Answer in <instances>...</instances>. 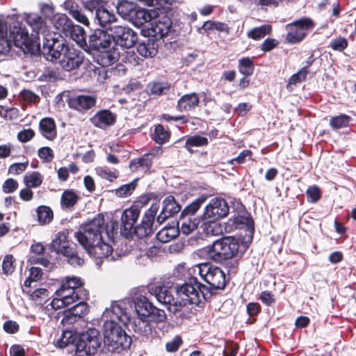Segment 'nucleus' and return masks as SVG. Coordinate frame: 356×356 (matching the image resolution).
Here are the masks:
<instances>
[{
  "label": "nucleus",
  "mask_w": 356,
  "mask_h": 356,
  "mask_svg": "<svg viewBox=\"0 0 356 356\" xmlns=\"http://www.w3.org/2000/svg\"><path fill=\"white\" fill-rule=\"evenodd\" d=\"M41 51L47 60L57 62L67 72L79 68L84 58L81 51L70 46L58 33H49L44 36Z\"/></svg>",
  "instance_id": "nucleus-1"
},
{
  "label": "nucleus",
  "mask_w": 356,
  "mask_h": 356,
  "mask_svg": "<svg viewBox=\"0 0 356 356\" xmlns=\"http://www.w3.org/2000/svg\"><path fill=\"white\" fill-rule=\"evenodd\" d=\"M134 302L138 317L134 319L131 328L143 341H148L154 335L153 325L147 320L154 306L143 296L136 297Z\"/></svg>",
  "instance_id": "nucleus-2"
},
{
  "label": "nucleus",
  "mask_w": 356,
  "mask_h": 356,
  "mask_svg": "<svg viewBox=\"0 0 356 356\" xmlns=\"http://www.w3.org/2000/svg\"><path fill=\"white\" fill-rule=\"evenodd\" d=\"M112 44L111 33L102 29H96L89 35L88 45L101 53V65L108 66L117 62L120 53L117 48L110 49Z\"/></svg>",
  "instance_id": "nucleus-3"
},
{
  "label": "nucleus",
  "mask_w": 356,
  "mask_h": 356,
  "mask_svg": "<svg viewBox=\"0 0 356 356\" xmlns=\"http://www.w3.org/2000/svg\"><path fill=\"white\" fill-rule=\"evenodd\" d=\"M103 334L104 345L111 352L120 353L131 343V337L114 319L105 320Z\"/></svg>",
  "instance_id": "nucleus-4"
},
{
  "label": "nucleus",
  "mask_w": 356,
  "mask_h": 356,
  "mask_svg": "<svg viewBox=\"0 0 356 356\" xmlns=\"http://www.w3.org/2000/svg\"><path fill=\"white\" fill-rule=\"evenodd\" d=\"M239 247L240 243L238 239L233 236H225L205 247L203 252L211 260L221 262L235 257L238 252Z\"/></svg>",
  "instance_id": "nucleus-5"
},
{
  "label": "nucleus",
  "mask_w": 356,
  "mask_h": 356,
  "mask_svg": "<svg viewBox=\"0 0 356 356\" xmlns=\"http://www.w3.org/2000/svg\"><path fill=\"white\" fill-rule=\"evenodd\" d=\"M104 229V217L98 215L83 227L82 232L80 231L76 234V238L86 250L97 242L99 243L102 239V234Z\"/></svg>",
  "instance_id": "nucleus-6"
},
{
  "label": "nucleus",
  "mask_w": 356,
  "mask_h": 356,
  "mask_svg": "<svg viewBox=\"0 0 356 356\" xmlns=\"http://www.w3.org/2000/svg\"><path fill=\"white\" fill-rule=\"evenodd\" d=\"M69 232L63 230L55 236L51 243V248L57 254H60L67 259V262L74 266H81L84 260L79 257L77 252L70 246L68 240Z\"/></svg>",
  "instance_id": "nucleus-7"
},
{
  "label": "nucleus",
  "mask_w": 356,
  "mask_h": 356,
  "mask_svg": "<svg viewBox=\"0 0 356 356\" xmlns=\"http://www.w3.org/2000/svg\"><path fill=\"white\" fill-rule=\"evenodd\" d=\"M34 36L31 38L29 32L25 28H23L21 24L17 22L13 29L10 30L8 40H10V47L13 44L16 47L20 49L24 54H35L40 48V44L34 40Z\"/></svg>",
  "instance_id": "nucleus-8"
},
{
  "label": "nucleus",
  "mask_w": 356,
  "mask_h": 356,
  "mask_svg": "<svg viewBox=\"0 0 356 356\" xmlns=\"http://www.w3.org/2000/svg\"><path fill=\"white\" fill-rule=\"evenodd\" d=\"M102 340L99 332L90 328L83 332L75 345V356H92L100 348Z\"/></svg>",
  "instance_id": "nucleus-9"
},
{
  "label": "nucleus",
  "mask_w": 356,
  "mask_h": 356,
  "mask_svg": "<svg viewBox=\"0 0 356 356\" xmlns=\"http://www.w3.org/2000/svg\"><path fill=\"white\" fill-rule=\"evenodd\" d=\"M200 277L209 285L211 289H222L225 286V275L217 266L209 263H202L194 266Z\"/></svg>",
  "instance_id": "nucleus-10"
},
{
  "label": "nucleus",
  "mask_w": 356,
  "mask_h": 356,
  "mask_svg": "<svg viewBox=\"0 0 356 356\" xmlns=\"http://www.w3.org/2000/svg\"><path fill=\"white\" fill-rule=\"evenodd\" d=\"M206 286L200 284L195 278L191 279L177 289V294L181 298L184 304L198 305L202 299L205 298Z\"/></svg>",
  "instance_id": "nucleus-11"
},
{
  "label": "nucleus",
  "mask_w": 356,
  "mask_h": 356,
  "mask_svg": "<svg viewBox=\"0 0 356 356\" xmlns=\"http://www.w3.org/2000/svg\"><path fill=\"white\" fill-rule=\"evenodd\" d=\"M109 32L112 43L122 48L129 49L134 47L138 40L136 33L125 25L114 24L110 26Z\"/></svg>",
  "instance_id": "nucleus-12"
},
{
  "label": "nucleus",
  "mask_w": 356,
  "mask_h": 356,
  "mask_svg": "<svg viewBox=\"0 0 356 356\" xmlns=\"http://www.w3.org/2000/svg\"><path fill=\"white\" fill-rule=\"evenodd\" d=\"M86 10L92 15L95 21L102 27L109 31L110 26L115 23V16L104 7L99 6L96 0H92L86 3Z\"/></svg>",
  "instance_id": "nucleus-13"
},
{
  "label": "nucleus",
  "mask_w": 356,
  "mask_h": 356,
  "mask_svg": "<svg viewBox=\"0 0 356 356\" xmlns=\"http://www.w3.org/2000/svg\"><path fill=\"white\" fill-rule=\"evenodd\" d=\"M314 22L309 18H302L290 24L286 28L288 33L286 39L290 43H296L302 40L306 35V31L312 29Z\"/></svg>",
  "instance_id": "nucleus-14"
},
{
  "label": "nucleus",
  "mask_w": 356,
  "mask_h": 356,
  "mask_svg": "<svg viewBox=\"0 0 356 356\" xmlns=\"http://www.w3.org/2000/svg\"><path fill=\"white\" fill-rule=\"evenodd\" d=\"M229 213L227 202L222 198L215 197L205 207L203 216L205 219L218 220L225 217Z\"/></svg>",
  "instance_id": "nucleus-15"
},
{
  "label": "nucleus",
  "mask_w": 356,
  "mask_h": 356,
  "mask_svg": "<svg viewBox=\"0 0 356 356\" xmlns=\"http://www.w3.org/2000/svg\"><path fill=\"white\" fill-rule=\"evenodd\" d=\"M88 254L96 259H107L108 261H115L120 256L117 253H113L111 246L105 243L103 239L99 243L97 242L92 246H89L86 250Z\"/></svg>",
  "instance_id": "nucleus-16"
},
{
  "label": "nucleus",
  "mask_w": 356,
  "mask_h": 356,
  "mask_svg": "<svg viewBox=\"0 0 356 356\" xmlns=\"http://www.w3.org/2000/svg\"><path fill=\"white\" fill-rule=\"evenodd\" d=\"M140 214V210L136 207H131L124 211L121 216V233L126 238L132 234L134 225Z\"/></svg>",
  "instance_id": "nucleus-17"
},
{
  "label": "nucleus",
  "mask_w": 356,
  "mask_h": 356,
  "mask_svg": "<svg viewBox=\"0 0 356 356\" xmlns=\"http://www.w3.org/2000/svg\"><path fill=\"white\" fill-rule=\"evenodd\" d=\"M124 302H115L111 305V307L106 308L103 313V318L106 320L114 319L121 322L122 324H126L130 321V315L127 311Z\"/></svg>",
  "instance_id": "nucleus-18"
},
{
  "label": "nucleus",
  "mask_w": 356,
  "mask_h": 356,
  "mask_svg": "<svg viewBox=\"0 0 356 356\" xmlns=\"http://www.w3.org/2000/svg\"><path fill=\"white\" fill-rule=\"evenodd\" d=\"M150 292L155 296L159 302L163 305H168V309L170 311L175 312L179 310V307L181 306V304L177 305V302L175 301L173 296L166 286L152 287L150 289Z\"/></svg>",
  "instance_id": "nucleus-19"
},
{
  "label": "nucleus",
  "mask_w": 356,
  "mask_h": 356,
  "mask_svg": "<svg viewBox=\"0 0 356 356\" xmlns=\"http://www.w3.org/2000/svg\"><path fill=\"white\" fill-rule=\"evenodd\" d=\"M171 27V21L165 15H159L153 19L151 23V31L152 35L156 38H161L168 35Z\"/></svg>",
  "instance_id": "nucleus-20"
},
{
  "label": "nucleus",
  "mask_w": 356,
  "mask_h": 356,
  "mask_svg": "<svg viewBox=\"0 0 356 356\" xmlns=\"http://www.w3.org/2000/svg\"><path fill=\"white\" fill-rule=\"evenodd\" d=\"M26 22L31 26L33 31L38 36V40H40V36L42 39V44L44 43V38L49 33H54L47 30V28L42 19V18L35 14H29L26 17Z\"/></svg>",
  "instance_id": "nucleus-21"
},
{
  "label": "nucleus",
  "mask_w": 356,
  "mask_h": 356,
  "mask_svg": "<svg viewBox=\"0 0 356 356\" xmlns=\"http://www.w3.org/2000/svg\"><path fill=\"white\" fill-rule=\"evenodd\" d=\"M56 296L60 297L64 300L67 305H70L79 300H84L87 298L86 292L79 293L76 291H72L64 284H61L60 287L56 291Z\"/></svg>",
  "instance_id": "nucleus-22"
},
{
  "label": "nucleus",
  "mask_w": 356,
  "mask_h": 356,
  "mask_svg": "<svg viewBox=\"0 0 356 356\" xmlns=\"http://www.w3.org/2000/svg\"><path fill=\"white\" fill-rule=\"evenodd\" d=\"M158 48V41L152 38H146L139 42L137 46V51L145 58H153L157 54Z\"/></svg>",
  "instance_id": "nucleus-23"
},
{
  "label": "nucleus",
  "mask_w": 356,
  "mask_h": 356,
  "mask_svg": "<svg viewBox=\"0 0 356 356\" xmlns=\"http://www.w3.org/2000/svg\"><path fill=\"white\" fill-rule=\"evenodd\" d=\"M90 120L95 127L105 129L114 124L115 116L108 110H102L97 113Z\"/></svg>",
  "instance_id": "nucleus-24"
},
{
  "label": "nucleus",
  "mask_w": 356,
  "mask_h": 356,
  "mask_svg": "<svg viewBox=\"0 0 356 356\" xmlns=\"http://www.w3.org/2000/svg\"><path fill=\"white\" fill-rule=\"evenodd\" d=\"M40 134L48 140H54L57 137L56 126L51 118H44L39 123Z\"/></svg>",
  "instance_id": "nucleus-25"
},
{
  "label": "nucleus",
  "mask_w": 356,
  "mask_h": 356,
  "mask_svg": "<svg viewBox=\"0 0 356 356\" xmlns=\"http://www.w3.org/2000/svg\"><path fill=\"white\" fill-rule=\"evenodd\" d=\"M95 104V99L91 96L79 95L72 97L68 101V105L70 108L77 111L89 109Z\"/></svg>",
  "instance_id": "nucleus-26"
},
{
  "label": "nucleus",
  "mask_w": 356,
  "mask_h": 356,
  "mask_svg": "<svg viewBox=\"0 0 356 356\" xmlns=\"http://www.w3.org/2000/svg\"><path fill=\"white\" fill-rule=\"evenodd\" d=\"M200 98L195 92L184 95L177 102V108L179 111H188L198 106Z\"/></svg>",
  "instance_id": "nucleus-27"
},
{
  "label": "nucleus",
  "mask_w": 356,
  "mask_h": 356,
  "mask_svg": "<svg viewBox=\"0 0 356 356\" xmlns=\"http://www.w3.org/2000/svg\"><path fill=\"white\" fill-rule=\"evenodd\" d=\"M229 221H232L236 228H247L250 232L254 229L253 220L250 214L244 210L230 218Z\"/></svg>",
  "instance_id": "nucleus-28"
},
{
  "label": "nucleus",
  "mask_w": 356,
  "mask_h": 356,
  "mask_svg": "<svg viewBox=\"0 0 356 356\" xmlns=\"http://www.w3.org/2000/svg\"><path fill=\"white\" fill-rule=\"evenodd\" d=\"M65 35L70 36L80 47L85 49L88 47L86 31L79 25L73 24Z\"/></svg>",
  "instance_id": "nucleus-29"
},
{
  "label": "nucleus",
  "mask_w": 356,
  "mask_h": 356,
  "mask_svg": "<svg viewBox=\"0 0 356 356\" xmlns=\"http://www.w3.org/2000/svg\"><path fill=\"white\" fill-rule=\"evenodd\" d=\"M152 165V156L150 154H145L143 157L132 160L129 163L131 171L147 172Z\"/></svg>",
  "instance_id": "nucleus-30"
},
{
  "label": "nucleus",
  "mask_w": 356,
  "mask_h": 356,
  "mask_svg": "<svg viewBox=\"0 0 356 356\" xmlns=\"http://www.w3.org/2000/svg\"><path fill=\"white\" fill-rule=\"evenodd\" d=\"M51 23L54 26L65 35L69 32L70 29L74 24L65 14H56L51 18Z\"/></svg>",
  "instance_id": "nucleus-31"
},
{
  "label": "nucleus",
  "mask_w": 356,
  "mask_h": 356,
  "mask_svg": "<svg viewBox=\"0 0 356 356\" xmlns=\"http://www.w3.org/2000/svg\"><path fill=\"white\" fill-rule=\"evenodd\" d=\"M157 16V11L145 9H136L134 15V24L137 26H142L145 23L150 22Z\"/></svg>",
  "instance_id": "nucleus-32"
},
{
  "label": "nucleus",
  "mask_w": 356,
  "mask_h": 356,
  "mask_svg": "<svg viewBox=\"0 0 356 356\" xmlns=\"http://www.w3.org/2000/svg\"><path fill=\"white\" fill-rule=\"evenodd\" d=\"M118 13L124 19H134V15L136 10V5L128 1H121L116 6Z\"/></svg>",
  "instance_id": "nucleus-33"
},
{
  "label": "nucleus",
  "mask_w": 356,
  "mask_h": 356,
  "mask_svg": "<svg viewBox=\"0 0 356 356\" xmlns=\"http://www.w3.org/2000/svg\"><path fill=\"white\" fill-rule=\"evenodd\" d=\"M200 220L194 216L184 214L181 218V227L179 232L188 235L197 228Z\"/></svg>",
  "instance_id": "nucleus-34"
},
{
  "label": "nucleus",
  "mask_w": 356,
  "mask_h": 356,
  "mask_svg": "<svg viewBox=\"0 0 356 356\" xmlns=\"http://www.w3.org/2000/svg\"><path fill=\"white\" fill-rule=\"evenodd\" d=\"M37 221L41 226L49 225L54 218L52 209L47 206H39L36 210Z\"/></svg>",
  "instance_id": "nucleus-35"
},
{
  "label": "nucleus",
  "mask_w": 356,
  "mask_h": 356,
  "mask_svg": "<svg viewBox=\"0 0 356 356\" xmlns=\"http://www.w3.org/2000/svg\"><path fill=\"white\" fill-rule=\"evenodd\" d=\"M69 13L72 17L76 19L78 22L83 24L85 26H88L90 24V18H92L91 15L85 8V10L82 11L79 9L76 5L72 4L68 8Z\"/></svg>",
  "instance_id": "nucleus-36"
},
{
  "label": "nucleus",
  "mask_w": 356,
  "mask_h": 356,
  "mask_svg": "<svg viewBox=\"0 0 356 356\" xmlns=\"http://www.w3.org/2000/svg\"><path fill=\"white\" fill-rule=\"evenodd\" d=\"M152 218L143 217L141 223L134 229V234L140 238L149 236L152 233Z\"/></svg>",
  "instance_id": "nucleus-37"
},
{
  "label": "nucleus",
  "mask_w": 356,
  "mask_h": 356,
  "mask_svg": "<svg viewBox=\"0 0 356 356\" xmlns=\"http://www.w3.org/2000/svg\"><path fill=\"white\" fill-rule=\"evenodd\" d=\"M179 234V229L177 226L165 227L156 234V238L161 243H168L177 238Z\"/></svg>",
  "instance_id": "nucleus-38"
},
{
  "label": "nucleus",
  "mask_w": 356,
  "mask_h": 356,
  "mask_svg": "<svg viewBox=\"0 0 356 356\" xmlns=\"http://www.w3.org/2000/svg\"><path fill=\"white\" fill-rule=\"evenodd\" d=\"M203 230L207 235L219 236L223 234L225 227L220 222L212 219L203 224Z\"/></svg>",
  "instance_id": "nucleus-39"
},
{
  "label": "nucleus",
  "mask_w": 356,
  "mask_h": 356,
  "mask_svg": "<svg viewBox=\"0 0 356 356\" xmlns=\"http://www.w3.org/2000/svg\"><path fill=\"white\" fill-rule=\"evenodd\" d=\"M79 200L78 195L72 190H65L60 198V205L63 209L74 207Z\"/></svg>",
  "instance_id": "nucleus-40"
},
{
  "label": "nucleus",
  "mask_w": 356,
  "mask_h": 356,
  "mask_svg": "<svg viewBox=\"0 0 356 356\" xmlns=\"http://www.w3.org/2000/svg\"><path fill=\"white\" fill-rule=\"evenodd\" d=\"M163 209L168 216H172L178 213L181 210V206L175 201L173 196L166 197L163 202Z\"/></svg>",
  "instance_id": "nucleus-41"
},
{
  "label": "nucleus",
  "mask_w": 356,
  "mask_h": 356,
  "mask_svg": "<svg viewBox=\"0 0 356 356\" xmlns=\"http://www.w3.org/2000/svg\"><path fill=\"white\" fill-rule=\"evenodd\" d=\"M272 31V27L269 24H264L259 27H255L252 29L247 33V36L249 38H252L253 40H260L264 38L266 35L270 33Z\"/></svg>",
  "instance_id": "nucleus-42"
},
{
  "label": "nucleus",
  "mask_w": 356,
  "mask_h": 356,
  "mask_svg": "<svg viewBox=\"0 0 356 356\" xmlns=\"http://www.w3.org/2000/svg\"><path fill=\"white\" fill-rule=\"evenodd\" d=\"M308 72H309L306 70V67H302L298 72L293 74L288 80V83L286 86V89L289 91H292L293 86H296L298 83L305 81Z\"/></svg>",
  "instance_id": "nucleus-43"
},
{
  "label": "nucleus",
  "mask_w": 356,
  "mask_h": 356,
  "mask_svg": "<svg viewBox=\"0 0 356 356\" xmlns=\"http://www.w3.org/2000/svg\"><path fill=\"white\" fill-rule=\"evenodd\" d=\"M208 144V139L206 137L195 135L190 136L187 138L185 144V147L191 152L193 153L192 147H202Z\"/></svg>",
  "instance_id": "nucleus-44"
},
{
  "label": "nucleus",
  "mask_w": 356,
  "mask_h": 356,
  "mask_svg": "<svg viewBox=\"0 0 356 356\" xmlns=\"http://www.w3.org/2000/svg\"><path fill=\"white\" fill-rule=\"evenodd\" d=\"M351 118L347 115L341 114L331 118L330 120V125L334 129H339L346 127L349 125Z\"/></svg>",
  "instance_id": "nucleus-45"
},
{
  "label": "nucleus",
  "mask_w": 356,
  "mask_h": 356,
  "mask_svg": "<svg viewBox=\"0 0 356 356\" xmlns=\"http://www.w3.org/2000/svg\"><path fill=\"white\" fill-rule=\"evenodd\" d=\"M42 181L43 177L38 172H33L24 177L25 185L30 188H37L40 186L42 183Z\"/></svg>",
  "instance_id": "nucleus-46"
},
{
  "label": "nucleus",
  "mask_w": 356,
  "mask_h": 356,
  "mask_svg": "<svg viewBox=\"0 0 356 356\" xmlns=\"http://www.w3.org/2000/svg\"><path fill=\"white\" fill-rule=\"evenodd\" d=\"M150 313L151 314H149L147 320L153 325L154 328V323L163 322L166 318L164 310L158 309L155 307H153Z\"/></svg>",
  "instance_id": "nucleus-47"
},
{
  "label": "nucleus",
  "mask_w": 356,
  "mask_h": 356,
  "mask_svg": "<svg viewBox=\"0 0 356 356\" xmlns=\"http://www.w3.org/2000/svg\"><path fill=\"white\" fill-rule=\"evenodd\" d=\"M62 283L64 284L66 286V287L72 289V291H78L79 293L85 292L81 289V287L83 285V282L81 278L78 277H66Z\"/></svg>",
  "instance_id": "nucleus-48"
},
{
  "label": "nucleus",
  "mask_w": 356,
  "mask_h": 356,
  "mask_svg": "<svg viewBox=\"0 0 356 356\" xmlns=\"http://www.w3.org/2000/svg\"><path fill=\"white\" fill-rule=\"evenodd\" d=\"M0 116L6 120H16L19 116V110L15 107L0 105Z\"/></svg>",
  "instance_id": "nucleus-49"
},
{
  "label": "nucleus",
  "mask_w": 356,
  "mask_h": 356,
  "mask_svg": "<svg viewBox=\"0 0 356 356\" xmlns=\"http://www.w3.org/2000/svg\"><path fill=\"white\" fill-rule=\"evenodd\" d=\"M239 72L245 75L250 76L253 73L254 67L252 60L249 58H243L238 62Z\"/></svg>",
  "instance_id": "nucleus-50"
},
{
  "label": "nucleus",
  "mask_w": 356,
  "mask_h": 356,
  "mask_svg": "<svg viewBox=\"0 0 356 356\" xmlns=\"http://www.w3.org/2000/svg\"><path fill=\"white\" fill-rule=\"evenodd\" d=\"M150 92L156 95L166 94L170 90V85L168 83H152L149 85Z\"/></svg>",
  "instance_id": "nucleus-51"
},
{
  "label": "nucleus",
  "mask_w": 356,
  "mask_h": 356,
  "mask_svg": "<svg viewBox=\"0 0 356 356\" xmlns=\"http://www.w3.org/2000/svg\"><path fill=\"white\" fill-rule=\"evenodd\" d=\"M7 34V24L0 20V45L2 46V50L10 49V40H8Z\"/></svg>",
  "instance_id": "nucleus-52"
},
{
  "label": "nucleus",
  "mask_w": 356,
  "mask_h": 356,
  "mask_svg": "<svg viewBox=\"0 0 356 356\" xmlns=\"http://www.w3.org/2000/svg\"><path fill=\"white\" fill-rule=\"evenodd\" d=\"M80 301L69 309L72 315L79 317L80 319L88 313V305L83 300Z\"/></svg>",
  "instance_id": "nucleus-53"
},
{
  "label": "nucleus",
  "mask_w": 356,
  "mask_h": 356,
  "mask_svg": "<svg viewBox=\"0 0 356 356\" xmlns=\"http://www.w3.org/2000/svg\"><path fill=\"white\" fill-rule=\"evenodd\" d=\"M95 172L99 177L109 181H113L118 177L117 171H111L106 167L96 168Z\"/></svg>",
  "instance_id": "nucleus-54"
},
{
  "label": "nucleus",
  "mask_w": 356,
  "mask_h": 356,
  "mask_svg": "<svg viewBox=\"0 0 356 356\" xmlns=\"http://www.w3.org/2000/svg\"><path fill=\"white\" fill-rule=\"evenodd\" d=\"M136 187V181L121 186L115 190V195L119 197H125L130 195Z\"/></svg>",
  "instance_id": "nucleus-55"
},
{
  "label": "nucleus",
  "mask_w": 356,
  "mask_h": 356,
  "mask_svg": "<svg viewBox=\"0 0 356 356\" xmlns=\"http://www.w3.org/2000/svg\"><path fill=\"white\" fill-rule=\"evenodd\" d=\"M204 200L205 198L204 197H199L196 199L184 209L181 213V216L185 214L190 216H194V214L200 209V206L204 202Z\"/></svg>",
  "instance_id": "nucleus-56"
},
{
  "label": "nucleus",
  "mask_w": 356,
  "mask_h": 356,
  "mask_svg": "<svg viewBox=\"0 0 356 356\" xmlns=\"http://www.w3.org/2000/svg\"><path fill=\"white\" fill-rule=\"evenodd\" d=\"M169 133L165 131L162 125H157L154 130V140L157 143L163 144L169 138Z\"/></svg>",
  "instance_id": "nucleus-57"
},
{
  "label": "nucleus",
  "mask_w": 356,
  "mask_h": 356,
  "mask_svg": "<svg viewBox=\"0 0 356 356\" xmlns=\"http://www.w3.org/2000/svg\"><path fill=\"white\" fill-rule=\"evenodd\" d=\"M48 296V291L43 288L37 289L31 294V298L38 305H42V300L46 301Z\"/></svg>",
  "instance_id": "nucleus-58"
},
{
  "label": "nucleus",
  "mask_w": 356,
  "mask_h": 356,
  "mask_svg": "<svg viewBox=\"0 0 356 356\" xmlns=\"http://www.w3.org/2000/svg\"><path fill=\"white\" fill-rule=\"evenodd\" d=\"M14 261H15V259H14L13 255H11V254H8L4 257L3 262H2V269H3V273H5L6 275H9V274H11L14 271V269H15V266L13 264Z\"/></svg>",
  "instance_id": "nucleus-59"
},
{
  "label": "nucleus",
  "mask_w": 356,
  "mask_h": 356,
  "mask_svg": "<svg viewBox=\"0 0 356 356\" xmlns=\"http://www.w3.org/2000/svg\"><path fill=\"white\" fill-rule=\"evenodd\" d=\"M42 277V270L38 267H32L30 269L29 277L24 282L25 286H30L32 282H36Z\"/></svg>",
  "instance_id": "nucleus-60"
},
{
  "label": "nucleus",
  "mask_w": 356,
  "mask_h": 356,
  "mask_svg": "<svg viewBox=\"0 0 356 356\" xmlns=\"http://www.w3.org/2000/svg\"><path fill=\"white\" fill-rule=\"evenodd\" d=\"M38 155L44 163L51 161L54 158L53 150L49 147L40 148L38 151Z\"/></svg>",
  "instance_id": "nucleus-61"
},
{
  "label": "nucleus",
  "mask_w": 356,
  "mask_h": 356,
  "mask_svg": "<svg viewBox=\"0 0 356 356\" xmlns=\"http://www.w3.org/2000/svg\"><path fill=\"white\" fill-rule=\"evenodd\" d=\"M29 165V162L15 163L10 165L8 172L11 175H17L24 172Z\"/></svg>",
  "instance_id": "nucleus-62"
},
{
  "label": "nucleus",
  "mask_w": 356,
  "mask_h": 356,
  "mask_svg": "<svg viewBox=\"0 0 356 356\" xmlns=\"http://www.w3.org/2000/svg\"><path fill=\"white\" fill-rule=\"evenodd\" d=\"M35 136V131L31 129H26L17 134V138L21 143H27Z\"/></svg>",
  "instance_id": "nucleus-63"
},
{
  "label": "nucleus",
  "mask_w": 356,
  "mask_h": 356,
  "mask_svg": "<svg viewBox=\"0 0 356 356\" xmlns=\"http://www.w3.org/2000/svg\"><path fill=\"white\" fill-rule=\"evenodd\" d=\"M17 188L18 182L12 178L6 179L2 186V190L5 193H13Z\"/></svg>",
  "instance_id": "nucleus-64"
}]
</instances>
